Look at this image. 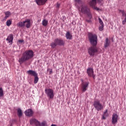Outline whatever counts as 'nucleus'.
Returning a JSON list of instances; mask_svg holds the SVG:
<instances>
[{"label":"nucleus","instance_id":"2f4dec72","mask_svg":"<svg viewBox=\"0 0 126 126\" xmlns=\"http://www.w3.org/2000/svg\"><path fill=\"white\" fill-rule=\"evenodd\" d=\"M126 23V16L124 20L122 21V24L125 25Z\"/></svg>","mask_w":126,"mask_h":126},{"label":"nucleus","instance_id":"5701e85b","mask_svg":"<svg viewBox=\"0 0 126 126\" xmlns=\"http://www.w3.org/2000/svg\"><path fill=\"white\" fill-rule=\"evenodd\" d=\"M50 46H51V48H52V49H55V48H56V47H57V46H58V45L56 43V41L54 40V41L53 42H52L51 43Z\"/></svg>","mask_w":126,"mask_h":126},{"label":"nucleus","instance_id":"f257e3e1","mask_svg":"<svg viewBox=\"0 0 126 126\" xmlns=\"http://www.w3.org/2000/svg\"><path fill=\"white\" fill-rule=\"evenodd\" d=\"M33 57H34V52H33V51L27 50L22 54V57L18 60V62L20 64H21L23 63L31 60Z\"/></svg>","mask_w":126,"mask_h":126},{"label":"nucleus","instance_id":"a211bd4d","mask_svg":"<svg viewBox=\"0 0 126 126\" xmlns=\"http://www.w3.org/2000/svg\"><path fill=\"white\" fill-rule=\"evenodd\" d=\"M35 1L38 5H42L45 3L47 0H35Z\"/></svg>","mask_w":126,"mask_h":126},{"label":"nucleus","instance_id":"9d476101","mask_svg":"<svg viewBox=\"0 0 126 126\" xmlns=\"http://www.w3.org/2000/svg\"><path fill=\"white\" fill-rule=\"evenodd\" d=\"M89 85V82H82L81 88L83 93L86 92L88 89V86Z\"/></svg>","mask_w":126,"mask_h":126},{"label":"nucleus","instance_id":"ddd939ff","mask_svg":"<svg viewBox=\"0 0 126 126\" xmlns=\"http://www.w3.org/2000/svg\"><path fill=\"white\" fill-rule=\"evenodd\" d=\"M54 40H55V43L57 46H63L64 45V42L62 39L56 38Z\"/></svg>","mask_w":126,"mask_h":126},{"label":"nucleus","instance_id":"7ed1b4c3","mask_svg":"<svg viewBox=\"0 0 126 126\" xmlns=\"http://www.w3.org/2000/svg\"><path fill=\"white\" fill-rule=\"evenodd\" d=\"M89 42L91 45L94 46H97V41H98V37L95 34L90 33L88 36Z\"/></svg>","mask_w":126,"mask_h":126},{"label":"nucleus","instance_id":"cd10ccee","mask_svg":"<svg viewBox=\"0 0 126 126\" xmlns=\"http://www.w3.org/2000/svg\"><path fill=\"white\" fill-rule=\"evenodd\" d=\"M11 20H8L6 22V25H7V26H10L11 25Z\"/></svg>","mask_w":126,"mask_h":126},{"label":"nucleus","instance_id":"473e14b6","mask_svg":"<svg viewBox=\"0 0 126 126\" xmlns=\"http://www.w3.org/2000/svg\"><path fill=\"white\" fill-rule=\"evenodd\" d=\"M97 2H98V3H102V1H103V0H96Z\"/></svg>","mask_w":126,"mask_h":126},{"label":"nucleus","instance_id":"4c0bfd02","mask_svg":"<svg viewBox=\"0 0 126 126\" xmlns=\"http://www.w3.org/2000/svg\"><path fill=\"white\" fill-rule=\"evenodd\" d=\"M98 21L99 23L102 22V20L100 18H98Z\"/></svg>","mask_w":126,"mask_h":126},{"label":"nucleus","instance_id":"c9c22d12","mask_svg":"<svg viewBox=\"0 0 126 126\" xmlns=\"http://www.w3.org/2000/svg\"><path fill=\"white\" fill-rule=\"evenodd\" d=\"M60 4L59 3H57L56 7L57 8H59V7H60Z\"/></svg>","mask_w":126,"mask_h":126},{"label":"nucleus","instance_id":"6e6552de","mask_svg":"<svg viewBox=\"0 0 126 126\" xmlns=\"http://www.w3.org/2000/svg\"><path fill=\"white\" fill-rule=\"evenodd\" d=\"M96 1V0H91L89 3L90 5L92 6L93 8H94V9L98 11V10H101V9H100V8L96 6V4H97Z\"/></svg>","mask_w":126,"mask_h":126},{"label":"nucleus","instance_id":"4be33fe9","mask_svg":"<svg viewBox=\"0 0 126 126\" xmlns=\"http://www.w3.org/2000/svg\"><path fill=\"white\" fill-rule=\"evenodd\" d=\"M17 113L19 118L22 117V110H21V109L18 108L17 110Z\"/></svg>","mask_w":126,"mask_h":126},{"label":"nucleus","instance_id":"a878e982","mask_svg":"<svg viewBox=\"0 0 126 126\" xmlns=\"http://www.w3.org/2000/svg\"><path fill=\"white\" fill-rule=\"evenodd\" d=\"M3 90H2V88H0V98H1V97H3Z\"/></svg>","mask_w":126,"mask_h":126},{"label":"nucleus","instance_id":"7c9ffc66","mask_svg":"<svg viewBox=\"0 0 126 126\" xmlns=\"http://www.w3.org/2000/svg\"><path fill=\"white\" fill-rule=\"evenodd\" d=\"M39 126H46V122H43L41 123H40Z\"/></svg>","mask_w":126,"mask_h":126},{"label":"nucleus","instance_id":"f8f14e48","mask_svg":"<svg viewBox=\"0 0 126 126\" xmlns=\"http://www.w3.org/2000/svg\"><path fill=\"white\" fill-rule=\"evenodd\" d=\"M30 125H35V126H40V122L35 118H32L30 121Z\"/></svg>","mask_w":126,"mask_h":126},{"label":"nucleus","instance_id":"f3484780","mask_svg":"<svg viewBox=\"0 0 126 126\" xmlns=\"http://www.w3.org/2000/svg\"><path fill=\"white\" fill-rule=\"evenodd\" d=\"M110 44H111V40H110L108 37L106 38L104 44V48H108V47L110 46Z\"/></svg>","mask_w":126,"mask_h":126},{"label":"nucleus","instance_id":"b1692460","mask_svg":"<svg viewBox=\"0 0 126 126\" xmlns=\"http://www.w3.org/2000/svg\"><path fill=\"white\" fill-rule=\"evenodd\" d=\"M38 81H39V78L38 77V75L34 76V84H36L38 83Z\"/></svg>","mask_w":126,"mask_h":126},{"label":"nucleus","instance_id":"c85d7f7f","mask_svg":"<svg viewBox=\"0 0 126 126\" xmlns=\"http://www.w3.org/2000/svg\"><path fill=\"white\" fill-rule=\"evenodd\" d=\"M98 29L99 31H103L104 30V25H100Z\"/></svg>","mask_w":126,"mask_h":126},{"label":"nucleus","instance_id":"20e7f679","mask_svg":"<svg viewBox=\"0 0 126 126\" xmlns=\"http://www.w3.org/2000/svg\"><path fill=\"white\" fill-rule=\"evenodd\" d=\"M26 24V27L27 28H30V26L31 25V22L30 21V19H26L24 22H20L18 24H17V26H18V27H24L25 26Z\"/></svg>","mask_w":126,"mask_h":126},{"label":"nucleus","instance_id":"58836bf2","mask_svg":"<svg viewBox=\"0 0 126 126\" xmlns=\"http://www.w3.org/2000/svg\"><path fill=\"white\" fill-rule=\"evenodd\" d=\"M100 25H104V23H103V21L102 22H101L100 23H99Z\"/></svg>","mask_w":126,"mask_h":126},{"label":"nucleus","instance_id":"0eeeda50","mask_svg":"<svg viewBox=\"0 0 126 126\" xmlns=\"http://www.w3.org/2000/svg\"><path fill=\"white\" fill-rule=\"evenodd\" d=\"M45 93L49 99H54L55 94H54V90L51 89H46Z\"/></svg>","mask_w":126,"mask_h":126},{"label":"nucleus","instance_id":"39448f33","mask_svg":"<svg viewBox=\"0 0 126 126\" xmlns=\"http://www.w3.org/2000/svg\"><path fill=\"white\" fill-rule=\"evenodd\" d=\"M94 107L95 109L98 112L102 111L104 109V106L103 104L100 103V101L95 100L94 102Z\"/></svg>","mask_w":126,"mask_h":126},{"label":"nucleus","instance_id":"423d86ee","mask_svg":"<svg viewBox=\"0 0 126 126\" xmlns=\"http://www.w3.org/2000/svg\"><path fill=\"white\" fill-rule=\"evenodd\" d=\"M88 53L91 57H93L96 53H98V48L94 46H91L88 49Z\"/></svg>","mask_w":126,"mask_h":126},{"label":"nucleus","instance_id":"bb28decb","mask_svg":"<svg viewBox=\"0 0 126 126\" xmlns=\"http://www.w3.org/2000/svg\"><path fill=\"white\" fill-rule=\"evenodd\" d=\"M120 13H122V16H126V13L125 10H119Z\"/></svg>","mask_w":126,"mask_h":126},{"label":"nucleus","instance_id":"dca6fc26","mask_svg":"<svg viewBox=\"0 0 126 126\" xmlns=\"http://www.w3.org/2000/svg\"><path fill=\"white\" fill-rule=\"evenodd\" d=\"M27 73L29 75H32V76H36V75H38V73L36 72V71L32 70H28Z\"/></svg>","mask_w":126,"mask_h":126},{"label":"nucleus","instance_id":"72a5a7b5","mask_svg":"<svg viewBox=\"0 0 126 126\" xmlns=\"http://www.w3.org/2000/svg\"><path fill=\"white\" fill-rule=\"evenodd\" d=\"M8 17H9V16L6 15L4 18V20H6Z\"/></svg>","mask_w":126,"mask_h":126},{"label":"nucleus","instance_id":"4468645a","mask_svg":"<svg viewBox=\"0 0 126 126\" xmlns=\"http://www.w3.org/2000/svg\"><path fill=\"white\" fill-rule=\"evenodd\" d=\"M34 114V112H33V110L31 109H29L26 110L25 112V114L26 116H27V117H32Z\"/></svg>","mask_w":126,"mask_h":126},{"label":"nucleus","instance_id":"c756f323","mask_svg":"<svg viewBox=\"0 0 126 126\" xmlns=\"http://www.w3.org/2000/svg\"><path fill=\"white\" fill-rule=\"evenodd\" d=\"M4 14L8 16H9V15H10L11 13H10V12H9V11H6V12H4Z\"/></svg>","mask_w":126,"mask_h":126},{"label":"nucleus","instance_id":"e433bc0d","mask_svg":"<svg viewBox=\"0 0 126 126\" xmlns=\"http://www.w3.org/2000/svg\"><path fill=\"white\" fill-rule=\"evenodd\" d=\"M90 20H86V21L87 22H88L89 23H90V22H91V20H90V19H89Z\"/></svg>","mask_w":126,"mask_h":126},{"label":"nucleus","instance_id":"ea45409f","mask_svg":"<svg viewBox=\"0 0 126 126\" xmlns=\"http://www.w3.org/2000/svg\"><path fill=\"white\" fill-rule=\"evenodd\" d=\"M50 73L52 72V71H50Z\"/></svg>","mask_w":126,"mask_h":126},{"label":"nucleus","instance_id":"2eb2a0df","mask_svg":"<svg viewBox=\"0 0 126 126\" xmlns=\"http://www.w3.org/2000/svg\"><path fill=\"white\" fill-rule=\"evenodd\" d=\"M6 40L8 41V43H9L10 44H11V45H12V42L13 41V35L9 34L7 36Z\"/></svg>","mask_w":126,"mask_h":126},{"label":"nucleus","instance_id":"aec40b11","mask_svg":"<svg viewBox=\"0 0 126 126\" xmlns=\"http://www.w3.org/2000/svg\"><path fill=\"white\" fill-rule=\"evenodd\" d=\"M74 1L75 2V5L76 7H79L80 5L82 4V3H83L82 2V1H81V0H74Z\"/></svg>","mask_w":126,"mask_h":126},{"label":"nucleus","instance_id":"f03ea898","mask_svg":"<svg viewBox=\"0 0 126 126\" xmlns=\"http://www.w3.org/2000/svg\"><path fill=\"white\" fill-rule=\"evenodd\" d=\"M77 8H78L79 13L86 14L89 19L92 18V14H91V12L90 11V8L87 5L82 3L77 7Z\"/></svg>","mask_w":126,"mask_h":126},{"label":"nucleus","instance_id":"393cba45","mask_svg":"<svg viewBox=\"0 0 126 126\" xmlns=\"http://www.w3.org/2000/svg\"><path fill=\"white\" fill-rule=\"evenodd\" d=\"M42 24L43 26H47V25H48V21L47 20H43Z\"/></svg>","mask_w":126,"mask_h":126},{"label":"nucleus","instance_id":"1a4fd4ad","mask_svg":"<svg viewBox=\"0 0 126 126\" xmlns=\"http://www.w3.org/2000/svg\"><path fill=\"white\" fill-rule=\"evenodd\" d=\"M87 73L89 77H92L94 79H95V74H94V71H93V68H88L87 69Z\"/></svg>","mask_w":126,"mask_h":126},{"label":"nucleus","instance_id":"9b49d317","mask_svg":"<svg viewBox=\"0 0 126 126\" xmlns=\"http://www.w3.org/2000/svg\"><path fill=\"white\" fill-rule=\"evenodd\" d=\"M119 120V115L117 113H113L112 115V118L111 122L112 125H116L118 124V120Z\"/></svg>","mask_w":126,"mask_h":126},{"label":"nucleus","instance_id":"6ab92c4d","mask_svg":"<svg viewBox=\"0 0 126 126\" xmlns=\"http://www.w3.org/2000/svg\"><path fill=\"white\" fill-rule=\"evenodd\" d=\"M65 37L67 40H71L72 39V34L70 33V32H67L65 33Z\"/></svg>","mask_w":126,"mask_h":126},{"label":"nucleus","instance_id":"412c9836","mask_svg":"<svg viewBox=\"0 0 126 126\" xmlns=\"http://www.w3.org/2000/svg\"><path fill=\"white\" fill-rule=\"evenodd\" d=\"M107 117H109V113H108V109H106L102 115V120H105Z\"/></svg>","mask_w":126,"mask_h":126},{"label":"nucleus","instance_id":"f704fd0d","mask_svg":"<svg viewBox=\"0 0 126 126\" xmlns=\"http://www.w3.org/2000/svg\"><path fill=\"white\" fill-rule=\"evenodd\" d=\"M19 43H23V42H24V40H23V39H20L19 40H18Z\"/></svg>","mask_w":126,"mask_h":126}]
</instances>
